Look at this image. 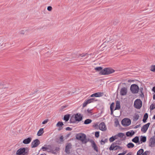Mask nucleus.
<instances>
[{
	"label": "nucleus",
	"instance_id": "obj_14",
	"mask_svg": "<svg viewBox=\"0 0 155 155\" xmlns=\"http://www.w3.org/2000/svg\"><path fill=\"white\" fill-rule=\"evenodd\" d=\"M104 94L102 92H97L93 94L90 96L91 97H99L102 96Z\"/></svg>",
	"mask_w": 155,
	"mask_h": 155
},
{
	"label": "nucleus",
	"instance_id": "obj_2",
	"mask_svg": "<svg viewBox=\"0 0 155 155\" xmlns=\"http://www.w3.org/2000/svg\"><path fill=\"white\" fill-rule=\"evenodd\" d=\"M115 70L110 68H106L103 69L101 72V75H108L112 74L115 72Z\"/></svg>",
	"mask_w": 155,
	"mask_h": 155
},
{
	"label": "nucleus",
	"instance_id": "obj_32",
	"mask_svg": "<svg viewBox=\"0 0 155 155\" xmlns=\"http://www.w3.org/2000/svg\"><path fill=\"white\" fill-rule=\"evenodd\" d=\"M150 68V70L151 71L155 72V65H152Z\"/></svg>",
	"mask_w": 155,
	"mask_h": 155
},
{
	"label": "nucleus",
	"instance_id": "obj_49",
	"mask_svg": "<svg viewBox=\"0 0 155 155\" xmlns=\"http://www.w3.org/2000/svg\"><path fill=\"white\" fill-rule=\"evenodd\" d=\"M72 128L69 127H67L66 128V130H69V131H71V130H72Z\"/></svg>",
	"mask_w": 155,
	"mask_h": 155
},
{
	"label": "nucleus",
	"instance_id": "obj_40",
	"mask_svg": "<svg viewBox=\"0 0 155 155\" xmlns=\"http://www.w3.org/2000/svg\"><path fill=\"white\" fill-rule=\"evenodd\" d=\"M95 137H99V131H96L95 133Z\"/></svg>",
	"mask_w": 155,
	"mask_h": 155
},
{
	"label": "nucleus",
	"instance_id": "obj_58",
	"mask_svg": "<svg viewBox=\"0 0 155 155\" xmlns=\"http://www.w3.org/2000/svg\"><path fill=\"white\" fill-rule=\"evenodd\" d=\"M140 96L142 97H144V95L142 92H141V94H140Z\"/></svg>",
	"mask_w": 155,
	"mask_h": 155
},
{
	"label": "nucleus",
	"instance_id": "obj_23",
	"mask_svg": "<svg viewBox=\"0 0 155 155\" xmlns=\"http://www.w3.org/2000/svg\"><path fill=\"white\" fill-rule=\"evenodd\" d=\"M108 141V139L107 138L104 139V140L103 139H102L100 141L101 144V145H104L105 143H107Z\"/></svg>",
	"mask_w": 155,
	"mask_h": 155
},
{
	"label": "nucleus",
	"instance_id": "obj_22",
	"mask_svg": "<svg viewBox=\"0 0 155 155\" xmlns=\"http://www.w3.org/2000/svg\"><path fill=\"white\" fill-rule=\"evenodd\" d=\"M44 133L43 128H40L37 133V135L38 136H41Z\"/></svg>",
	"mask_w": 155,
	"mask_h": 155
},
{
	"label": "nucleus",
	"instance_id": "obj_30",
	"mask_svg": "<svg viewBox=\"0 0 155 155\" xmlns=\"http://www.w3.org/2000/svg\"><path fill=\"white\" fill-rule=\"evenodd\" d=\"M143 149H140L137 153V155H141L143 152Z\"/></svg>",
	"mask_w": 155,
	"mask_h": 155
},
{
	"label": "nucleus",
	"instance_id": "obj_1",
	"mask_svg": "<svg viewBox=\"0 0 155 155\" xmlns=\"http://www.w3.org/2000/svg\"><path fill=\"white\" fill-rule=\"evenodd\" d=\"M76 137L77 140L81 141L83 143H86L88 142L87 139L86 138V135L84 134H77L76 136Z\"/></svg>",
	"mask_w": 155,
	"mask_h": 155
},
{
	"label": "nucleus",
	"instance_id": "obj_64",
	"mask_svg": "<svg viewBox=\"0 0 155 155\" xmlns=\"http://www.w3.org/2000/svg\"><path fill=\"white\" fill-rule=\"evenodd\" d=\"M152 119L153 120L155 119V114L153 116Z\"/></svg>",
	"mask_w": 155,
	"mask_h": 155
},
{
	"label": "nucleus",
	"instance_id": "obj_5",
	"mask_svg": "<svg viewBox=\"0 0 155 155\" xmlns=\"http://www.w3.org/2000/svg\"><path fill=\"white\" fill-rule=\"evenodd\" d=\"M130 89L133 94L137 93L139 90L138 86L136 84H133L131 86Z\"/></svg>",
	"mask_w": 155,
	"mask_h": 155
},
{
	"label": "nucleus",
	"instance_id": "obj_56",
	"mask_svg": "<svg viewBox=\"0 0 155 155\" xmlns=\"http://www.w3.org/2000/svg\"><path fill=\"white\" fill-rule=\"evenodd\" d=\"M152 90L155 93V86L153 87Z\"/></svg>",
	"mask_w": 155,
	"mask_h": 155
},
{
	"label": "nucleus",
	"instance_id": "obj_50",
	"mask_svg": "<svg viewBox=\"0 0 155 155\" xmlns=\"http://www.w3.org/2000/svg\"><path fill=\"white\" fill-rule=\"evenodd\" d=\"M60 140L61 141V142H63L64 140H63V137L62 136H61L60 138Z\"/></svg>",
	"mask_w": 155,
	"mask_h": 155
},
{
	"label": "nucleus",
	"instance_id": "obj_9",
	"mask_svg": "<svg viewBox=\"0 0 155 155\" xmlns=\"http://www.w3.org/2000/svg\"><path fill=\"white\" fill-rule=\"evenodd\" d=\"M72 148V145L71 143H67L65 147V152L67 154L70 153V149Z\"/></svg>",
	"mask_w": 155,
	"mask_h": 155
},
{
	"label": "nucleus",
	"instance_id": "obj_19",
	"mask_svg": "<svg viewBox=\"0 0 155 155\" xmlns=\"http://www.w3.org/2000/svg\"><path fill=\"white\" fill-rule=\"evenodd\" d=\"M116 144L115 142L113 143H112L111 145L109 148V150H113L114 149L115 146H116L117 145Z\"/></svg>",
	"mask_w": 155,
	"mask_h": 155
},
{
	"label": "nucleus",
	"instance_id": "obj_6",
	"mask_svg": "<svg viewBox=\"0 0 155 155\" xmlns=\"http://www.w3.org/2000/svg\"><path fill=\"white\" fill-rule=\"evenodd\" d=\"M131 123V120L128 118L124 119L121 121L122 124L125 127L129 126L130 124Z\"/></svg>",
	"mask_w": 155,
	"mask_h": 155
},
{
	"label": "nucleus",
	"instance_id": "obj_31",
	"mask_svg": "<svg viewBox=\"0 0 155 155\" xmlns=\"http://www.w3.org/2000/svg\"><path fill=\"white\" fill-rule=\"evenodd\" d=\"M63 125L64 124L62 122L59 121L57 123L56 126L57 127H62Z\"/></svg>",
	"mask_w": 155,
	"mask_h": 155
},
{
	"label": "nucleus",
	"instance_id": "obj_29",
	"mask_svg": "<svg viewBox=\"0 0 155 155\" xmlns=\"http://www.w3.org/2000/svg\"><path fill=\"white\" fill-rule=\"evenodd\" d=\"M92 122V120L91 119H88L84 121V124H87L91 123Z\"/></svg>",
	"mask_w": 155,
	"mask_h": 155
},
{
	"label": "nucleus",
	"instance_id": "obj_3",
	"mask_svg": "<svg viewBox=\"0 0 155 155\" xmlns=\"http://www.w3.org/2000/svg\"><path fill=\"white\" fill-rule=\"evenodd\" d=\"M28 148H22L19 149L16 152L18 155H26L28 154Z\"/></svg>",
	"mask_w": 155,
	"mask_h": 155
},
{
	"label": "nucleus",
	"instance_id": "obj_12",
	"mask_svg": "<svg viewBox=\"0 0 155 155\" xmlns=\"http://www.w3.org/2000/svg\"><path fill=\"white\" fill-rule=\"evenodd\" d=\"M127 88L125 87H123L120 89V94L121 96H124L127 94Z\"/></svg>",
	"mask_w": 155,
	"mask_h": 155
},
{
	"label": "nucleus",
	"instance_id": "obj_37",
	"mask_svg": "<svg viewBox=\"0 0 155 155\" xmlns=\"http://www.w3.org/2000/svg\"><path fill=\"white\" fill-rule=\"evenodd\" d=\"M155 108V104H152L150 106V110H152Z\"/></svg>",
	"mask_w": 155,
	"mask_h": 155
},
{
	"label": "nucleus",
	"instance_id": "obj_41",
	"mask_svg": "<svg viewBox=\"0 0 155 155\" xmlns=\"http://www.w3.org/2000/svg\"><path fill=\"white\" fill-rule=\"evenodd\" d=\"M109 141L110 142H113L115 140L114 139V138L113 136H112L110 137L109 139Z\"/></svg>",
	"mask_w": 155,
	"mask_h": 155
},
{
	"label": "nucleus",
	"instance_id": "obj_24",
	"mask_svg": "<svg viewBox=\"0 0 155 155\" xmlns=\"http://www.w3.org/2000/svg\"><path fill=\"white\" fill-rule=\"evenodd\" d=\"M94 69H95V70H96V71H99L100 72L99 74H101V73H100L103 70V68L101 67H97L95 68Z\"/></svg>",
	"mask_w": 155,
	"mask_h": 155
},
{
	"label": "nucleus",
	"instance_id": "obj_26",
	"mask_svg": "<svg viewBox=\"0 0 155 155\" xmlns=\"http://www.w3.org/2000/svg\"><path fill=\"white\" fill-rule=\"evenodd\" d=\"M70 115L69 114L65 115L64 116V120H65L66 122L68 121L69 119Z\"/></svg>",
	"mask_w": 155,
	"mask_h": 155
},
{
	"label": "nucleus",
	"instance_id": "obj_21",
	"mask_svg": "<svg viewBox=\"0 0 155 155\" xmlns=\"http://www.w3.org/2000/svg\"><path fill=\"white\" fill-rule=\"evenodd\" d=\"M148 117V114L147 113H146L143 116V121L144 123H146L147 121V120Z\"/></svg>",
	"mask_w": 155,
	"mask_h": 155
},
{
	"label": "nucleus",
	"instance_id": "obj_13",
	"mask_svg": "<svg viewBox=\"0 0 155 155\" xmlns=\"http://www.w3.org/2000/svg\"><path fill=\"white\" fill-rule=\"evenodd\" d=\"M99 128L100 130L102 131H105L107 130V128L104 122H102L99 124Z\"/></svg>",
	"mask_w": 155,
	"mask_h": 155
},
{
	"label": "nucleus",
	"instance_id": "obj_18",
	"mask_svg": "<svg viewBox=\"0 0 155 155\" xmlns=\"http://www.w3.org/2000/svg\"><path fill=\"white\" fill-rule=\"evenodd\" d=\"M120 108V102L119 101H116V105L114 109V110H119Z\"/></svg>",
	"mask_w": 155,
	"mask_h": 155
},
{
	"label": "nucleus",
	"instance_id": "obj_25",
	"mask_svg": "<svg viewBox=\"0 0 155 155\" xmlns=\"http://www.w3.org/2000/svg\"><path fill=\"white\" fill-rule=\"evenodd\" d=\"M132 141L136 143H137L139 141V137L137 136L135 137L132 139Z\"/></svg>",
	"mask_w": 155,
	"mask_h": 155
},
{
	"label": "nucleus",
	"instance_id": "obj_39",
	"mask_svg": "<svg viewBox=\"0 0 155 155\" xmlns=\"http://www.w3.org/2000/svg\"><path fill=\"white\" fill-rule=\"evenodd\" d=\"M88 104L86 100H85L83 104V107H84L87 106V105Z\"/></svg>",
	"mask_w": 155,
	"mask_h": 155
},
{
	"label": "nucleus",
	"instance_id": "obj_38",
	"mask_svg": "<svg viewBox=\"0 0 155 155\" xmlns=\"http://www.w3.org/2000/svg\"><path fill=\"white\" fill-rule=\"evenodd\" d=\"M121 141H122V140L121 139L119 140H117V141H116L115 142V143L116 144H117L120 145V144H121Z\"/></svg>",
	"mask_w": 155,
	"mask_h": 155
},
{
	"label": "nucleus",
	"instance_id": "obj_63",
	"mask_svg": "<svg viewBox=\"0 0 155 155\" xmlns=\"http://www.w3.org/2000/svg\"><path fill=\"white\" fill-rule=\"evenodd\" d=\"M153 100H155V94L153 95Z\"/></svg>",
	"mask_w": 155,
	"mask_h": 155
},
{
	"label": "nucleus",
	"instance_id": "obj_42",
	"mask_svg": "<svg viewBox=\"0 0 155 155\" xmlns=\"http://www.w3.org/2000/svg\"><path fill=\"white\" fill-rule=\"evenodd\" d=\"M114 102H113L110 105V109H113V108L114 107Z\"/></svg>",
	"mask_w": 155,
	"mask_h": 155
},
{
	"label": "nucleus",
	"instance_id": "obj_53",
	"mask_svg": "<svg viewBox=\"0 0 155 155\" xmlns=\"http://www.w3.org/2000/svg\"><path fill=\"white\" fill-rule=\"evenodd\" d=\"M91 99L92 101V102L97 101V100H95V99L94 98H91Z\"/></svg>",
	"mask_w": 155,
	"mask_h": 155
},
{
	"label": "nucleus",
	"instance_id": "obj_27",
	"mask_svg": "<svg viewBox=\"0 0 155 155\" xmlns=\"http://www.w3.org/2000/svg\"><path fill=\"white\" fill-rule=\"evenodd\" d=\"M107 42H109L110 41L112 42L114 41V40H113V37L112 36H108L107 37Z\"/></svg>",
	"mask_w": 155,
	"mask_h": 155
},
{
	"label": "nucleus",
	"instance_id": "obj_57",
	"mask_svg": "<svg viewBox=\"0 0 155 155\" xmlns=\"http://www.w3.org/2000/svg\"><path fill=\"white\" fill-rule=\"evenodd\" d=\"M111 111L110 114L111 115H113V109H110Z\"/></svg>",
	"mask_w": 155,
	"mask_h": 155
},
{
	"label": "nucleus",
	"instance_id": "obj_55",
	"mask_svg": "<svg viewBox=\"0 0 155 155\" xmlns=\"http://www.w3.org/2000/svg\"><path fill=\"white\" fill-rule=\"evenodd\" d=\"M67 106L65 105V106H63L61 107V109L62 110H63L64 108L67 107Z\"/></svg>",
	"mask_w": 155,
	"mask_h": 155
},
{
	"label": "nucleus",
	"instance_id": "obj_16",
	"mask_svg": "<svg viewBox=\"0 0 155 155\" xmlns=\"http://www.w3.org/2000/svg\"><path fill=\"white\" fill-rule=\"evenodd\" d=\"M32 140V138L31 137H28V138L24 139L23 141V143L25 144H28L30 143Z\"/></svg>",
	"mask_w": 155,
	"mask_h": 155
},
{
	"label": "nucleus",
	"instance_id": "obj_43",
	"mask_svg": "<svg viewBox=\"0 0 155 155\" xmlns=\"http://www.w3.org/2000/svg\"><path fill=\"white\" fill-rule=\"evenodd\" d=\"M48 149V148L47 147H42L41 149H42L43 151H45Z\"/></svg>",
	"mask_w": 155,
	"mask_h": 155
},
{
	"label": "nucleus",
	"instance_id": "obj_60",
	"mask_svg": "<svg viewBox=\"0 0 155 155\" xmlns=\"http://www.w3.org/2000/svg\"><path fill=\"white\" fill-rule=\"evenodd\" d=\"M132 155V153L131 152H130L128 153L127 155Z\"/></svg>",
	"mask_w": 155,
	"mask_h": 155
},
{
	"label": "nucleus",
	"instance_id": "obj_47",
	"mask_svg": "<svg viewBox=\"0 0 155 155\" xmlns=\"http://www.w3.org/2000/svg\"><path fill=\"white\" fill-rule=\"evenodd\" d=\"M86 101H87V102H88V104L92 102V101L91 98L88 99Z\"/></svg>",
	"mask_w": 155,
	"mask_h": 155
},
{
	"label": "nucleus",
	"instance_id": "obj_45",
	"mask_svg": "<svg viewBox=\"0 0 155 155\" xmlns=\"http://www.w3.org/2000/svg\"><path fill=\"white\" fill-rule=\"evenodd\" d=\"M52 9V8L51 6H49L47 8V10L48 11H51Z\"/></svg>",
	"mask_w": 155,
	"mask_h": 155
},
{
	"label": "nucleus",
	"instance_id": "obj_62",
	"mask_svg": "<svg viewBox=\"0 0 155 155\" xmlns=\"http://www.w3.org/2000/svg\"><path fill=\"white\" fill-rule=\"evenodd\" d=\"M67 92V94H71V92L70 91H68Z\"/></svg>",
	"mask_w": 155,
	"mask_h": 155
},
{
	"label": "nucleus",
	"instance_id": "obj_15",
	"mask_svg": "<svg viewBox=\"0 0 155 155\" xmlns=\"http://www.w3.org/2000/svg\"><path fill=\"white\" fill-rule=\"evenodd\" d=\"M74 118L76 121H80L82 119V116L81 115V114H77L75 115Z\"/></svg>",
	"mask_w": 155,
	"mask_h": 155
},
{
	"label": "nucleus",
	"instance_id": "obj_10",
	"mask_svg": "<svg viewBox=\"0 0 155 155\" xmlns=\"http://www.w3.org/2000/svg\"><path fill=\"white\" fill-rule=\"evenodd\" d=\"M91 143V146L92 148L95 150L97 152H98V147L97 146L96 144L94 141L92 140H91L90 141Z\"/></svg>",
	"mask_w": 155,
	"mask_h": 155
},
{
	"label": "nucleus",
	"instance_id": "obj_51",
	"mask_svg": "<svg viewBox=\"0 0 155 155\" xmlns=\"http://www.w3.org/2000/svg\"><path fill=\"white\" fill-rule=\"evenodd\" d=\"M98 124H96L93 125V127L95 128H97L98 127Z\"/></svg>",
	"mask_w": 155,
	"mask_h": 155
},
{
	"label": "nucleus",
	"instance_id": "obj_48",
	"mask_svg": "<svg viewBox=\"0 0 155 155\" xmlns=\"http://www.w3.org/2000/svg\"><path fill=\"white\" fill-rule=\"evenodd\" d=\"M87 55H88L86 53V54H81L80 55V56H81L82 57H85V56H86Z\"/></svg>",
	"mask_w": 155,
	"mask_h": 155
},
{
	"label": "nucleus",
	"instance_id": "obj_36",
	"mask_svg": "<svg viewBox=\"0 0 155 155\" xmlns=\"http://www.w3.org/2000/svg\"><path fill=\"white\" fill-rule=\"evenodd\" d=\"M139 116L138 114H135L134 117V120L135 121L139 119Z\"/></svg>",
	"mask_w": 155,
	"mask_h": 155
},
{
	"label": "nucleus",
	"instance_id": "obj_7",
	"mask_svg": "<svg viewBox=\"0 0 155 155\" xmlns=\"http://www.w3.org/2000/svg\"><path fill=\"white\" fill-rule=\"evenodd\" d=\"M149 146L153 147H155V137L153 136L151 137L149 141Z\"/></svg>",
	"mask_w": 155,
	"mask_h": 155
},
{
	"label": "nucleus",
	"instance_id": "obj_46",
	"mask_svg": "<svg viewBox=\"0 0 155 155\" xmlns=\"http://www.w3.org/2000/svg\"><path fill=\"white\" fill-rule=\"evenodd\" d=\"M48 121V119H46L44 120L42 123V124H45L47 123Z\"/></svg>",
	"mask_w": 155,
	"mask_h": 155
},
{
	"label": "nucleus",
	"instance_id": "obj_20",
	"mask_svg": "<svg viewBox=\"0 0 155 155\" xmlns=\"http://www.w3.org/2000/svg\"><path fill=\"white\" fill-rule=\"evenodd\" d=\"M147 140V138L145 136H141L140 137V141L141 142V143H144L146 142Z\"/></svg>",
	"mask_w": 155,
	"mask_h": 155
},
{
	"label": "nucleus",
	"instance_id": "obj_17",
	"mask_svg": "<svg viewBox=\"0 0 155 155\" xmlns=\"http://www.w3.org/2000/svg\"><path fill=\"white\" fill-rule=\"evenodd\" d=\"M135 134L133 130H131V131H128L126 133V135L127 137H131Z\"/></svg>",
	"mask_w": 155,
	"mask_h": 155
},
{
	"label": "nucleus",
	"instance_id": "obj_4",
	"mask_svg": "<svg viewBox=\"0 0 155 155\" xmlns=\"http://www.w3.org/2000/svg\"><path fill=\"white\" fill-rule=\"evenodd\" d=\"M142 104V101L140 99H137L134 102V106L136 108L139 109L141 107Z\"/></svg>",
	"mask_w": 155,
	"mask_h": 155
},
{
	"label": "nucleus",
	"instance_id": "obj_35",
	"mask_svg": "<svg viewBox=\"0 0 155 155\" xmlns=\"http://www.w3.org/2000/svg\"><path fill=\"white\" fill-rule=\"evenodd\" d=\"M117 135L118 137L121 138L125 136L124 134V133H119L117 134Z\"/></svg>",
	"mask_w": 155,
	"mask_h": 155
},
{
	"label": "nucleus",
	"instance_id": "obj_34",
	"mask_svg": "<svg viewBox=\"0 0 155 155\" xmlns=\"http://www.w3.org/2000/svg\"><path fill=\"white\" fill-rule=\"evenodd\" d=\"M118 149L121 150L122 149V147L120 146L117 145L116 146H115L114 149L113 150H116Z\"/></svg>",
	"mask_w": 155,
	"mask_h": 155
},
{
	"label": "nucleus",
	"instance_id": "obj_52",
	"mask_svg": "<svg viewBox=\"0 0 155 155\" xmlns=\"http://www.w3.org/2000/svg\"><path fill=\"white\" fill-rule=\"evenodd\" d=\"M113 136V137L114 138V140H116V139H117L118 138V135H117V134L116 135H115L114 136Z\"/></svg>",
	"mask_w": 155,
	"mask_h": 155
},
{
	"label": "nucleus",
	"instance_id": "obj_11",
	"mask_svg": "<svg viewBox=\"0 0 155 155\" xmlns=\"http://www.w3.org/2000/svg\"><path fill=\"white\" fill-rule=\"evenodd\" d=\"M150 124V123H148L144 125L141 128V130L144 133L146 132Z\"/></svg>",
	"mask_w": 155,
	"mask_h": 155
},
{
	"label": "nucleus",
	"instance_id": "obj_44",
	"mask_svg": "<svg viewBox=\"0 0 155 155\" xmlns=\"http://www.w3.org/2000/svg\"><path fill=\"white\" fill-rule=\"evenodd\" d=\"M149 153V151H146L144 152H143L141 155H147Z\"/></svg>",
	"mask_w": 155,
	"mask_h": 155
},
{
	"label": "nucleus",
	"instance_id": "obj_28",
	"mask_svg": "<svg viewBox=\"0 0 155 155\" xmlns=\"http://www.w3.org/2000/svg\"><path fill=\"white\" fill-rule=\"evenodd\" d=\"M127 146L129 148H132L134 147V144L132 143H128Z\"/></svg>",
	"mask_w": 155,
	"mask_h": 155
},
{
	"label": "nucleus",
	"instance_id": "obj_8",
	"mask_svg": "<svg viewBox=\"0 0 155 155\" xmlns=\"http://www.w3.org/2000/svg\"><path fill=\"white\" fill-rule=\"evenodd\" d=\"M40 144V141L38 139L34 140L31 144L32 148L35 147H37Z\"/></svg>",
	"mask_w": 155,
	"mask_h": 155
},
{
	"label": "nucleus",
	"instance_id": "obj_54",
	"mask_svg": "<svg viewBox=\"0 0 155 155\" xmlns=\"http://www.w3.org/2000/svg\"><path fill=\"white\" fill-rule=\"evenodd\" d=\"M140 124H139L138 125H137V126H136L135 127H134V128L135 129H137L139 127H140Z\"/></svg>",
	"mask_w": 155,
	"mask_h": 155
},
{
	"label": "nucleus",
	"instance_id": "obj_59",
	"mask_svg": "<svg viewBox=\"0 0 155 155\" xmlns=\"http://www.w3.org/2000/svg\"><path fill=\"white\" fill-rule=\"evenodd\" d=\"M91 110H89V109H88L87 110V111L89 113H91Z\"/></svg>",
	"mask_w": 155,
	"mask_h": 155
},
{
	"label": "nucleus",
	"instance_id": "obj_33",
	"mask_svg": "<svg viewBox=\"0 0 155 155\" xmlns=\"http://www.w3.org/2000/svg\"><path fill=\"white\" fill-rule=\"evenodd\" d=\"M114 123L115 124V127H117L119 125V121L117 119H115Z\"/></svg>",
	"mask_w": 155,
	"mask_h": 155
},
{
	"label": "nucleus",
	"instance_id": "obj_61",
	"mask_svg": "<svg viewBox=\"0 0 155 155\" xmlns=\"http://www.w3.org/2000/svg\"><path fill=\"white\" fill-rule=\"evenodd\" d=\"M59 127V128H58V130H60L62 129V127Z\"/></svg>",
	"mask_w": 155,
	"mask_h": 155
}]
</instances>
